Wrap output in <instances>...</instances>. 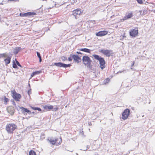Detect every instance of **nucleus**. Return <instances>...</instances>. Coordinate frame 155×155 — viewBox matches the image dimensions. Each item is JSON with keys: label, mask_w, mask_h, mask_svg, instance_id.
<instances>
[{"label": "nucleus", "mask_w": 155, "mask_h": 155, "mask_svg": "<svg viewBox=\"0 0 155 155\" xmlns=\"http://www.w3.org/2000/svg\"><path fill=\"white\" fill-rule=\"evenodd\" d=\"M77 53L78 54H81V53L80 52H77Z\"/></svg>", "instance_id": "58836bf2"}, {"label": "nucleus", "mask_w": 155, "mask_h": 155, "mask_svg": "<svg viewBox=\"0 0 155 155\" xmlns=\"http://www.w3.org/2000/svg\"><path fill=\"white\" fill-rule=\"evenodd\" d=\"M48 140L49 142L52 144H54L56 143V144L57 145V143L58 144H60L62 141V140L61 138H60L59 140L55 139L54 140L52 139H48Z\"/></svg>", "instance_id": "39448f33"}, {"label": "nucleus", "mask_w": 155, "mask_h": 155, "mask_svg": "<svg viewBox=\"0 0 155 155\" xmlns=\"http://www.w3.org/2000/svg\"><path fill=\"white\" fill-rule=\"evenodd\" d=\"M110 81V79L109 78H107L104 81V84H106L107 83H108Z\"/></svg>", "instance_id": "a878e982"}, {"label": "nucleus", "mask_w": 155, "mask_h": 155, "mask_svg": "<svg viewBox=\"0 0 155 155\" xmlns=\"http://www.w3.org/2000/svg\"><path fill=\"white\" fill-rule=\"evenodd\" d=\"M39 58V61L40 62H41V57L40 58Z\"/></svg>", "instance_id": "e433bc0d"}, {"label": "nucleus", "mask_w": 155, "mask_h": 155, "mask_svg": "<svg viewBox=\"0 0 155 155\" xmlns=\"http://www.w3.org/2000/svg\"><path fill=\"white\" fill-rule=\"evenodd\" d=\"M88 148H89L88 146H87L86 149H84V150H87Z\"/></svg>", "instance_id": "c9c22d12"}, {"label": "nucleus", "mask_w": 155, "mask_h": 155, "mask_svg": "<svg viewBox=\"0 0 155 155\" xmlns=\"http://www.w3.org/2000/svg\"><path fill=\"white\" fill-rule=\"evenodd\" d=\"M133 16V13L132 12H128L126 14L125 16L122 19L123 21L127 20L132 17Z\"/></svg>", "instance_id": "f8f14e48"}, {"label": "nucleus", "mask_w": 155, "mask_h": 155, "mask_svg": "<svg viewBox=\"0 0 155 155\" xmlns=\"http://www.w3.org/2000/svg\"><path fill=\"white\" fill-rule=\"evenodd\" d=\"M36 110H37L39 111H41V108H39V107H37V109H36Z\"/></svg>", "instance_id": "473e14b6"}, {"label": "nucleus", "mask_w": 155, "mask_h": 155, "mask_svg": "<svg viewBox=\"0 0 155 155\" xmlns=\"http://www.w3.org/2000/svg\"><path fill=\"white\" fill-rule=\"evenodd\" d=\"M43 108L47 110H51L53 108V106L51 105H45L43 106Z\"/></svg>", "instance_id": "a211bd4d"}, {"label": "nucleus", "mask_w": 155, "mask_h": 155, "mask_svg": "<svg viewBox=\"0 0 155 155\" xmlns=\"http://www.w3.org/2000/svg\"><path fill=\"white\" fill-rule=\"evenodd\" d=\"M7 110L8 113L12 115H13L14 112L13 108L12 107H8Z\"/></svg>", "instance_id": "2eb2a0df"}, {"label": "nucleus", "mask_w": 155, "mask_h": 155, "mask_svg": "<svg viewBox=\"0 0 155 155\" xmlns=\"http://www.w3.org/2000/svg\"><path fill=\"white\" fill-rule=\"evenodd\" d=\"M40 71H37L32 73L31 75V78L34 76L35 75L41 73Z\"/></svg>", "instance_id": "412c9836"}, {"label": "nucleus", "mask_w": 155, "mask_h": 155, "mask_svg": "<svg viewBox=\"0 0 155 155\" xmlns=\"http://www.w3.org/2000/svg\"><path fill=\"white\" fill-rule=\"evenodd\" d=\"M16 127V126L15 124H9L7 125L6 129L8 133H12Z\"/></svg>", "instance_id": "f257e3e1"}, {"label": "nucleus", "mask_w": 155, "mask_h": 155, "mask_svg": "<svg viewBox=\"0 0 155 155\" xmlns=\"http://www.w3.org/2000/svg\"><path fill=\"white\" fill-rule=\"evenodd\" d=\"M8 2H15V0H7Z\"/></svg>", "instance_id": "f704fd0d"}, {"label": "nucleus", "mask_w": 155, "mask_h": 155, "mask_svg": "<svg viewBox=\"0 0 155 155\" xmlns=\"http://www.w3.org/2000/svg\"><path fill=\"white\" fill-rule=\"evenodd\" d=\"M82 59L84 64L85 65H89L91 62L90 58L87 56H84Z\"/></svg>", "instance_id": "20e7f679"}, {"label": "nucleus", "mask_w": 155, "mask_h": 155, "mask_svg": "<svg viewBox=\"0 0 155 155\" xmlns=\"http://www.w3.org/2000/svg\"><path fill=\"white\" fill-rule=\"evenodd\" d=\"M37 56H38V57L39 58H40L41 57V56H40V54L39 52H37Z\"/></svg>", "instance_id": "7c9ffc66"}, {"label": "nucleus", "mask_w": 155, "mask_h": 155, "mask_svg": "<svg viewBox=\"0 0 155 155\" xmlns=\"http://www.w3.org/2000/svg\"><path fill=\"white\" fill-rule=\"evenodd\" d=\"M58 109V107H56V108H55L54 109L55 110V111L57 110Z\"/></svg>", "instance_id": "4c0bfd02"}, {"label": "nucleus", "mask_w": 155, "mask_h": 155, "mask_svg": "<svg viewBox=\"0 0 155 155\" xmlns=\"http://www.w3.org/2000/svg\"><path fill=\"white\" fill-rule=\"evenodd\" d=\"M54 64L58 67H62L64 68L69 67L71 66L70 64H67L61 62L54 63Z\"/></svg>", "instance_id": "6e6552de"}, {"label": "nucleus", "mask_w": 155, "mask_h": 155, "mask_svg": "<svg viewBox=\"0 0 155 155\" xmlns=\"http://www.w3.org/2000/svg\"><path fill=\"white\" fill-rule=\"evenodd\" d=\"M80 50L88 53H90L91 51V50L86 48H81Z\"/></svg>", "instance_id": "aec40b11"}, {"label": "nucleus", "mask_w": 155, "mask_h": 155, "mask_svg": "<svg viewBox=\"0 0 155 155\" xmlns=\"http://www.w3.org/2000/svg\"><path fill=\"white\" fill-rule=\"evenodd\" d=\"M31 108H32L34 110H36V109L37 107H31Z\"/></svg>", "instance_id": "2f4dec72"}, {"label": "nucleus", "mask_w": 155, "mask_h": 155, "mask_svg": "<svg viewBox=\"0 0 155 155\" xmlns=\"http://www.w3.org/2000/svg\"><path fill=\"white\" fill-rule=\"evenodd\" d=\"M143 13H146V11H143Z\"/></svg>", "instance_id": "a19ab883"}, {"label": "nucleus", "mask_w": 155, "mask_h": 155, "mask_svg": "<svg viewBox=\"0 0 155 155\" xmlns=\"http://www.w3.org/2000/svg\"><path fill=\"white\" fill-rule=\"evenodd\" d=\"M136 0L137 1L138 3H139L140 4H141L143 3V2H142V0Z\"/></svg>", "instance_id": "cd10ccee"}, {"label": "nucleus", "mask_w": 155, "mask_h": 155, "mask_svg": "<svg viewBox=\"0 0 155 155\" xmlns=\"http://www.w3.org/2000/svg\"><path fill=\"white\" fill-rule=\"evenodd\" d=\"M8 101V99L5 97L4 98V102L5 104H6Z\"/></svg>", "instance_id": "393cba45"}, {"label": "nucleus", "mask_w": 155, "mask_h": 155, "mask_svg": "<svg viewBox=\"0 0 155 155\" xmlns=\"http://www.w3.org/2000/svg\"><path fill=\"white\" fill-rule=\"evenodd\" d=\"M29 155H36V153L34 151L31 150L29 152Z\"/></svg>", "instance_id": "b1692460"}, {"label": "nucleus", "mask_w": 155, "mask_h": 155, "mask_svg": "<svg viewBox=\"0 0 155 155\" xmlns=\"http://www.w3.org/2000/svg\"><path fill=\"white\" fill-rule=\"evenodd\" d=\"M12 96L13 98L17 101H19L20 99L21 98V95L15 92V90H12L11 91Z\"/></svg>", "instance_id": "f03ea898"}, {"label": "nucleus", "mask_w": 155, "mask_h": 155, "mask_svg": "<svg viewBox=\"0 0 155 155\" xmlns=\"http://www.w3.org/2000/svg\"><path fill=\"white\" fill-rule=\"evenodd\" d=\"M99 51L107 57H109L111 52V50L105 49L101 50Z\"/></svg>", "instance_id": "423d86ee"}, {"label": "nucleus", "mask_w": 155, "mask_h": 155, "mask_svg": "<svg viewBox=\"0 0 155 155\" xmlns=\"http://www.w3.org/2000/svg\"><path fill=\"white\" fill-rule=\"evenodd\" d=\"M134 64V62L132 64V66H133Z\"/></svg>", "instance_id": "ea45409f"}, {"label": "nucleus", "mask_w": 155, "mask_h": 155, "mask_svg": "<svg viewBox=\"0 0 155 155\" xmlns=\"http://www.w3.org/2000/svg\"><path fill=\"white\" fill-rule=\"evenodd\" d=\"M93 56L95 58V59L97 60L98 61H99L101 58L99 56L96 54L93 55Z\"/></svg>", "instance_id": "4be33fe9"}, {"label": "nucleus", "mask_w": 155, "mask_h": 155, "mask_svg": "<svg viewBox=\"0 0 155 155\" xmlns=\"http://www.w3.org/2000/svg\"><path fill=\"white\" fill-rule=\"evenodd\" d=\"M72 57L74 60L77 63H79L81 60V59L77 55H73Z\"/></svg>", "instance_id": "dca6fc26"}, {"label": "nucleus", "mask_w": 155, "mask_h": 155, "mask_svg": "<svg viewBox=\"0 0 155 155\" xmlns=\"http://www.w3.org/2000/svg\"><path fill=\"white\" fill-rule=\"evenodd\" d=\"M149 12L150 13L151 12H153L154 13H155V10H149Z\"/></svg>", "instance_id": "c756f323"}, {"label": "nucleus", "mask_w": 155, "mask_h": 155, "mask_svg": "<svg viewBox=\"0 0 155 155\" xmlns=\"http://www.w3.org/2000/svg\"><path fill=\"white\" fill-rule=\"evenodd\" d=\"M68 60L69 61H72V58L71 57H69L68 58Z\"/></svg>", "instance_id": "72a5a7b5"}, {"label": "nucleus", "mask_w": 155, "mask_h": 155, "mask_svg": "<svg viewBox=\"0 0 155 155\" xmlns=\"http://www.w3.org/2000/svg\"><path fill=\"white\" fill-rule=\"evenodd\" d=\"M83 12V11L81 9H77L73 11L72 14L75 17V18H76V16L77 15H81Z\"/></svg>", "instance_id": "0eeeda50"}, {"label": "nucleus", "mask_w": 155, "mask_h": 155, "mask_svg": "<svg viewBox=\"0 0 155 155\" xmlns=\"http://www.w3.org/2000/svg\"><path fill=\"white\" fill-rule=\"evenodd\" d=\"M20 109H21V112L24 114H25V113H28L29 114H31V112L29 110L27 109V108H24L23 107H19Z\"/></svg>", "instance_id": "9b49d317"}, {"label": "nucleus", "mask_w": 155, "mask_h": 155, "mask_svg": "<svg viewBox=\"0 0 155 155\" xmlns=\"http://www.w3.org/2000/svg\"><path fill=\"white\" fill-rule=\"evenodd\" d=\"M100 64V67L102 69H103L105 67V62L103 58H101L99 61Z\"/></svg>", "instance_id": "1a4fd4ad"}, {"label": "nucleus", "mask_w": 155, "mask_h": 155, "mask_svg": "<svg viewBox=\"0 0 155 155\" xmlns=\"http://www.w3.org/2000/svg\"><path fill=\"white\" fill-rule=\"evenodd\" d=\"M19 0H15V2H17L19 1Z\"/></svg>", "instance_id": "79ce46f5"}, {"label": "nucleus", "mask_w": 155, "mask_h": 155, "mask_svg": "<svg viewBox=\"0 0 155 155\" xmlns=\"http://www.w3.org/2000/svg\"><path fill=\"white\" fill-rule=\"evenodd\" d=\"M21 49V48L19 47H17L13 50V53L15 54H17Z\"/></svg>", "instance_id": "6ab92c4d"}, {"label": "nucleus", "mask_w": 155, "mask_h": 155, "mask_svg": "<svg viewBox=\"0 0 155 155\" xmlns=\"http://www.w3.org/2000/svg\"><path fill=\"white\" fill-rule=\"evenodd\" d=\"M13 67L14 68H16L17 67L16 64L14 63L13 64Z\"/></svg>", "instance_id": "c85d7f7f"}, {"label": "nucleus", "mask_w": 155, "mask_h": 155, "mask_svg": "<svg viewBox=\"0 0 155 155\" xmlns=\"http://www.w3.org/2000/svg\"><path fill=\"white\" fill-rule=\"evenodd\" d=\"M130 110L128 109L124 110L122 114V118L124 120L127 119L130 114Z\"/></svg>", "instance_id": "7ed1b4c3"}, {"label": "nucleus", "mask_w": 155, "mask_h": 155, "mask_svg": "<svg viewBox=\"0 0 155 155\" xmlns=\"http://www.w3.org/2000/svg\"><path fill=\"white\" fill-rule=\"evenodd\" d=\"M130 35L133 37L136 36L138 34V30L136 29H133L130 32Z\"/></svg>", "instance_id": "9d476101"}, {"label": "nucleus", "mask_w": 155, "mask_h": 155, "mask_svg": "<svg viewBox=\"0 0 155 155\" xmlns=\"http://www.w3.org/2000/svg\"><path fill=\"white\" fill-rule=\"evenodd\" d=\"M108 32L106 31H100L96 34V35L97 36H101L107 35Z\"/></svg>", "instance_id": "ddd939ff"}, {"label": "nucleus", "mask_w": 155, "mask_h": 155, "mask_svg": "<svg viewBox=\"0 0 155 155\" xmlns=\"http://www.w3.org/2000/svg\"><path fill=\"white\" fill-rule=\"evenodd\" d=\"M7 57V54L6 53L0 54V58Z\"/></svg>", "instance_id": "5701e85b"}, {"label": "nucleus", "mask_w": 155, "mask_h": 155, "mask_svg": "<svg viewBox=\"0 0 155 155\" xmlns=\"http://www.w3.org/2000/svg\"><path fill=\"white\" fill-rule=\"evenodd\" d=\"M5 58H6L4 59V61L5 64L7 65L10 63L11 57L8 56L7 55V57H6Z\"/></svg>", "instance_id": "f3484780"}, {"label": "nucleus", "mask_w": 155, "mask_h": 155, "mask_svg": "<svg viewBox=\"0 0 155 155\" xmlns=\"http://www.w3.org/2000/svg\"><path fill=\"white\" fill-rule=\"evenodd\" d=\"M35 14V13L31 12H27L25 13H20V16L21 17H26L28 16L31 15H34Z\"/></svg>", "instance_id": "4468645a"}, {"label": "nucleus", "mask_w": 155, "mask_h": 155, "mask_svg": "<svg viewBox=\"0 0 155 155\" xmlns=\"http://www.w3.org/2000/svg\"><path fill=\"white\" fill-rule=\"evenodd\" d=\"M15 60H16V64H17V65L18 66H20V67H21V65H20V63H19V62L17 61L16 60V59H15Z\"/></svg>", "instance_id": "bb28decb"}]
</instances>
